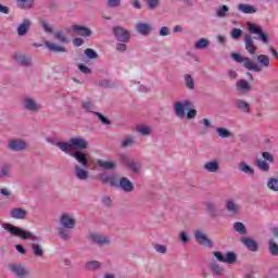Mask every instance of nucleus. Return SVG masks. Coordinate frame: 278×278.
Wrapping results in <instances>:
<instances>
[{"label":"nucleus","instance_id":"45","mask_svg":"<svg viewBox=\"0 0 278 278\" xmlns=\"http://www.w3.org/2000/svg\"><path fill=\"white\" fill-rule=\"evenodd\" d=\"M39 25L42 27V29H43V31H46V34H53V28L49 26V22H47V20L40 18Z\"/></svg>","mask_w":278,"mask_h":278},{"label":"nucleus","instance_id":"10","mask_svg":"<svg viewBox=\"0 0 278 278\" xmlns=\"http://www.w3.org/2000/svg\"><path fill=\"white\" fill-rule=\"evenodd\" d=\"M113 35L115 37V39L118 42H129L130 38H131V34L129 33V30L125 29L122 26H115L112 29Z\"/></svg>","mask_w":278,"mask_h":278},{"label":"nucleus","instance_id":"12","mask_svg":"<svg viewBox=\"0 0 278 278\" xmlns=\"http://www.w3.org/2000/svg\"><path fill=\"white\" fill-rule=\"evenodd\" d=\"M194 239L198 242V244H202V247H208L210 249L214 247V242L210 238H207L206 235L201 232V230H195Z\"/></svg>","mask_w":278,"mask_h":278},{"label":"nucleus","instance_id":"62","mask_svg":"<svg viewBox=\"0 0 278 278\" xmlns=\"http://www.w3.org/2000/svg\"><path fill=\"white\" fill-rule=\"evenodd\" d=\"M100 88H112V83L109 79H102L99 81Z\"/></svg>","mask_w":278,"mask_h":278},{"label":"nucleus","instance_id":"36","mask_svg":"<svg viewBox=\"0 0 278 278\" xmlns=\"http://www.w3.org/2000/svg\"><path fill=\"white\" fill-rule=\"evenodd\" d=\"M256 60L261 66H264V68H268L270 66V58L266 54L258 55Z\"/></svg>","mask_w":278,"mask_h":278},{"label":"nucleus","instance_id":"47","mask_svg":"<svg viewBox=\"0 0 278 278\" xmlns=\"http://www.w3.org/2000/svg\"><path fill=\"white\" fill-rule=\"evenodd\" d=\"M87 270H98L101 268V263L99 261H89L86 263Z\"/></svg>","mask_w":278,"mask_h":278},{"label":"nucleus","instance_id":"11","mask_svg":"<svg viewBox=\"0 0 278 278\" xmlns=\"http://www.w3.org/2000/svg\"><path fill=\"white\" fill-rule=\"evenodd\" d=\"M119 162H122V164H125L129 168V170H132V173H135V175H138V173H140V167L138 166V163H136V161L129 155L119 154Z\"/></svg>","mask_w":278,"mask_h":278},{"label":"nucleus","instance_id":"43","mask_svg":"<svg viewBox=\"0 0 278 278\" xmlns=\"http://www.w3.org/2000/svg\"><path fill=\"white\" fill-rule=\"evenodd\" d=\"M184 77H185L186 88H188V90H194V78H192V75L185 74Z\"/></svg>","mask_w":278,"mask_h":278},{"label":"nucleus","instance_id":"17","mask_svg":"<svg viewBox=\"0 0 278 278\" xmlns=\"http://www.w3.org/2000/svg\"><path fill=\"white\" fill-rule=\"evenodd\" d=\"M121 190H123L126 193L134 192L136 190V187L134 186V182L129 180L127 177L119 178V187Z\"/></svg>","mask_w":278,"mask_h":278},{"label":"nucleus","instance_id":"42","mask_svg":"<svg viewBox=\"0 0 278 278\" xmlns=\"http://www.w3.org/2000/svg\"><path fill=\"white\" fill-rule=\"evenodd\" d=\"M268 251H269L270 255H274L275 257H277V255H278V244L273 239H270L268 241Z\"/></svg>","mask_w":278,"mask_h":278},{"label":"nucleus","instance_id":"18","mask_svg":"<svg viewBox=\"0 0 278 278\" xmlns=\"http://www.w3.org/2000/svg\"><path fill=\"white\" fill-rule=\"evenodd\" d=\"M13 60H15V62H17L21 66H26V67L31 66V58L25 54L15 52L13 54Z\"/></svg>","mask_w":278,"mask_h":278},{"label":"nucleus","instance_id":"25","mask_svg":"<svg viewBox=\"0 0 278 278\" xmlns=\"http://www.w3.org/2000/svg\"><path fill=\"white\" fill-rule=\"evenodd\" d=\"M97 165L104 170H116V162L114 161L108 162L100 159L97 161Z\"/></svg>","mask_w":278,"mask_h":278},{"label":"nucleus","instance_id":"51","mask_svg":"<svg viewBox=\"0 0 278 278\" xmlns=\"http://www.w3.org/2000/svg\"><path fill=\"white\" fill-rule=\"evenodd\" d=\"M93 114L99 118V121L102 123V125H112V121H110V118H108L102 113L93 112Z\"/></svg>","mask_w":278,"mask_h":278},{"label":"nucleus","instance_id":"14","mask_svg":"<svg viewBox=\"0 0 278 278\" xmlns=\"http://www.w3.org/2000/svg\"><path fill=\"white\" fill-rule=\"evenodd\" d=\"M8 147H9V151L18 152V151H25V149H27V143L21 139H15V140L9 141Z\"/></svg>","mask_w":278,"mask_h":278},{"label":"nucleus","instance_id":"55","mask_svg":"<svg viewBox=\"0 0 278 278\" xmlns=\"http://www.w3.org/2000/svg\"><path fill=\"white\" fill-rule=\"evenodd\" d=\"M211 270L217 275V277H220V275H223V267H220V265L213 263L211 264Z\"/></svg>","mask_w":278,"mask_h":278},{"label":"nucleus","instance_id":"31","mask_svg":"<svg viewBox=\"0 0 278 278\" xmlns=\"http://www.w3.org/2000/svg\"><path fill=\"white\" fill-rule=\"evenodd\" d=\"M237 108L238 110H240L241 112H244L245 114H249L251 112V104H249V102L242 99L237 100Z\"/></svg>","mask_w":278,"mask_h":278},{"label":"nucleus","instance_id":"30","mask_svg":"<svg viewBox=\"0 0 278 278\" xmlns=\"http://www.w3.org/2000/svg\"><path fill=\"white\" fill-rule=\"evenodd\" d=\"M239 170L249 176L255 175V169L244 162L239 163Z\"/></svg>","mask_w":278,"mask_h":278},{"label":"nucleus","instance_id":"19","mask_svg":"<svg viewBox=\"0 0 278 278\" xmlns=\"http://www.w3.org/2000/svg\"><path fill=\"white\" fill-rule=\"evenodd\" d=\"M244 45L245 51H248L250 55H254L255 51H257V46H255V41L251 35H244Z\"/></svg>","mask_w":278,"mask_h":278},{"label":"nucleus","instance_id":"33","mask_svg":"<svg viewBox=\"0 0 278 278\" xmlns=\"http://www.w3.org/2000/svg\"><path fill=\"white\" fill-rule=\"evenodd\" d=\"M206 211L211 218L218 216V207L213 202H206Z\"/></svg>","mask_w":278,"mask_h":278},{"label":"nucleus","instance_id":"60","mask_svg":"<svg viewBox=\"0 0 278 278\" xmlns=\"http://www.w3.org/2000/svg\"><path fill=\"white\" fill-rule=\"evenodd\" d=\"M179 240H180V242H184L185 244H186L187 242H190V237H188V232L181 231V232L179 233Z\"/></svg>","mask_w":278,"mask_h":278},{"label":"nucleus","instance_id":"64","mask_svg":"<svg viewBox=\"0 0 278 278\" xmlns=\"http://www.w3.org/2000/svg\"><path fill=\"white\" fill-rule=\"evenodd\" d=\"M10 175V168L8 167H2L1 168V174H0V179H4Z\"/></svg>","mask_w":278,"mask_h":278},{"label":"nucleus","instance_id":"63","mask_svg":"<svg viewBox=\"0 0 278 278\" xmlns=\"http://www.w3.org/2000/svg\"><path fill=\"white\" fill-rule=\"evenodd\" d=\"M108 8H118L121 5V0H108Z\"/></svg>","mask_w":278,"mask_h":278},{"label":"nucleus","instance_id":"58","mask_svg":"<svg viewBox=\"0 0 278 278\" xmlns=\"http://www.w3.org/2000/svg\"><path fill=\"white\" fill-rule=\"evenodd\" d=\"M262 157L265 162H268L269 164H273V162H275V156H273L270 152H263Z\"/></svg>","mask_w":278,"mask_h":278},{"label":"nucleus","instance_id":"34","mask_svg":"<svg viewBox=\"0 0 278 278\" xmlns=\"http://www.w3.org/2000/svg\"><path fill=\"white\" fill-rule=\"evenodd\" d=\"M239 210H240V207L238 206V204H236V202H233L232 200L226 201V211L227 212H229L230 214H238Z\"/></svg>","mask_w":278,"mask_h":278},{"label":"nucleus","instance_id":"2","mask_svg":"<svg viewBox=\"0 0 278 278\" xmlns=\"http://www.w3.org/2000/svg\"><path fill=\"white\" fill-rule=\"evenodd\" d=\"M58 149H61L63 153L71 155L73 151L80 149V151H86L88 149V141L81 137H74L71 138L68 142L66 141H59L55 143Z\"/></svg>","mask_w":278,"mask_h":278},{"label":"nucleus","instance_id":"52","mask_svg":"<svg viewBox=\"0 0 278 278\" xmlns=\"http://www.w3.org/2000/svg\"><path fill=\"white\" fill-rule=\"evenodd\" d=\"M81 108L85 112H93V110H97V106H94L91 101H83Z\"/></svg>","mask_w":278,"mask_h":278},{"label":"nucleus","instance_id":"44","mask_svg":"<svg viewBox=\"0 0 278 278\" xmlns=\"http://www.w3.org/2000/svg\"><path fill=\"white\" fill-rule=\"evenodd\" d=\"M267 188H269L273 192H278V179L270 177L267 181Z\"/></svg>","mask_w":278,"mask_h":278},{"label":"nucleus","instance_id":"3","mask_svg":"<svg viewBox=\"0 0 278 278\" xmlns=\"http://www.w3.org/2000/svg\"><path fill=\"white\" fill-rule=\"evenodd\" d=\"M193 106L192 101L185 100L184 102L174 103V112L177 118H187V121H192L197 118V110L191 109Z\"/></svg>","mask_w":278,"mask_h":278},{"label":"nucleus","instance_id":"35","mask_svg":"<svg viewBox=\"0 0 278 278\" xmlns=\"http://www.w3.org/2000/svg\"><path fill=\"white\" fill-rule=\"evenodd\" d=\"M35 0H17V8L21 10H31Z\"/></svg>","mask_w":278,"mask_h":278},{"label":"nucleus","instance_id":"57","mask_svg":"<svg viewBox=\"0 0 278 278\" xmlns=\"http://www.w3.org/2000/svg\"><path fill=\"white\" fill-rule=\"evenodd\" d=\"M119 181H121V179H118V177H116L115 174H112L111 175V180H110L109 184L112 188H118L119 187Z\"/></svg>","mask_w":278,"mask_h":278},{"label":"nucleus","instance_id":"40","mask_svg":"<svg viewBox=\"0 0 278 278\" xmlns=\"http://www.w3.org/2000/svg\"><path fill=\"white\" fill-rule=\"evenodd\" d=\"M136 142V137L128 136L122 141V149H129V147H134V143Z\"/></svg>","mask_w":278,"mask_h":278},{"label":"nucleus","instance_id":"15","mask_svg":"<svg viewBox=\"0 0 278 278\" xmlns=\"http://www.w3.org/2000/svg\"><path fill=\"white\" fill-rule=\"evenodd\" d=\"M72 31L75 36H83L84 38H88L92 34L90 28L77 24L72 26Z\"/></svg>","mask_w":278,"mask_h":278},{"label":"nucleus","instance_id":"38","mask_svg":"<svg viewBox=\"0 0 278 278\" xmlns=\"http://www.w3.org/2000/svg\"><path fill=\"white\" fill-rule=\"evenodd\" d=\"M216 134L219 136V138H231V136H233L231 130L224 127L216 128Z\"/></svg>","mask_w":278,"mask_h":278},{"label":"nucleus","instance_id":"13","mask_svg":"<svg viewBox=\"0 0 278 278\" xmlns=\"http://www.w3.org/2000/svg\"><path fill=\"white\" fill-rule=\"evenodd\" d=\"M60 225H62L65 229H75L77 227V223L75 218L71 217L68 213H64L60 218Z\"/></svg>","mask_w":278,"mask_h":278},{"label":"nucleus","instance_id":"29","mask_svg":"<svg viewBox=\"0 0 278 278\" xmlns=\"http://www.w3.org/2000/svg\"><path fill=\"white\" fill-rule=\"evenodd\" d=\"M237 90L240 92H251V85H249V81L244 79H240L237 81Z\"/></svg>","mask_w":278,"mask_h":278},{"label":"nucleus","instance_id":"1","mask_svg":"<svg viewBox=\"0 0 278 278\" xmlns=\"http://www.w3.org/2000/svg\"><path fill=\"white\" fill-rule=\"evenodd\" d=\"M70 155L78 163L74 166L75 176L80 181H86L90 177V172L87 170V168H90V154L77 148Z\"/></svg>","mask_w":278,"mask_h":278},{"label":"nucleus","instance_id":"61","mask_svg":"<svg viewBox=\"0 0 278 278\" xmlns=\"http://www.w3.org/2000/svg\"><path fill=\"white\" fill-rule=\"evenodd\" d=\"M60 4H58V2L55 1H50L48 3V9L50 10V12H56V10H59Z\"/></svg>","mask_w":278,"mask_h":278},{"label":"nucleus","instance_id":"49","mask_svg":"<svg viewBox=\"0 0 278 278\" xmlns=\"http://www.w3.org/2000/svg\"><path fill=\"white\" fill-rule=\"evenodd\" d=\"M58 233L61 240H68L71 236L68 235V228L60 227L58 228Z\"/></svg>","mask_w":278,"mask_h":278},{"label":"nucleus","instance_id":"48","mask_svg":"<svg viewBox=\"0 0 278 278\" xmlns=\"http://www.w3.org/2000/svg\"><path fill=\"white\" fill-rule=\"evenodd\" d=\"M137 131L141 136H151V127L149 126H144V125L137 126Z\"/></svg>","mask_w":278,"mask_h":278},{"label":"nucleus","instance_id":"6","mask_svg":"<svg viewBox=\"0 0 278 278\" xmlns=\"http://www.w3.org/2000/svg\"><path fill=\"white\" fill-rule=\"evenodd\" d=\"M247 27L249 34H255L257 36L254 37V40H261L264 42V45H268V34L264 33L262 26L252 22H247Z\"/></svg>","mask_w":278,"mask_h":278},{"label":"nucleus","instance_id":"53","mask_svg":"<svg viewBox=\"0 0 278 278\" xmlns=\"http://www.w3.org/2000/svg\"><path fill=\"white\" fill-rule=\"evenodd\" d=\"M146 5L148 10H157L160 5V0H146Z\"/></svg>","mask_w":278,"mask_h":278},{"label":"nucleus","instance_id":"20","mask_svg":"<svg viewBox=\"0 0 278 278\" xmlns=\"http://www.w3.org/2000/svg\"><path fill=\"white\" fill-rule=\"evenodd\" d=\"M45 47L51 52V53H67L68 50H66L65 47L56 45L51 41H45Z\"/></svg>","mask_w":278,"mask_h":278},{"label":"nucleus","instance_id":"27","mask_svg":"<svg viewBox=\"0 0 278 278\" xmlns=\"http://www.w3.org/2000/svg\"><path fill=\"white\" fill-rule=\"evenodd\" d=\"M53 38L54 40H58L59 42H61V45H68V42H71V39L66 37V35L64 34V30L55 31L53 34Z\"/></svg>","mask_w":278,"mask_h":278},{"label":"nucleus","instance_id":"59","mask_svg":"<svg viewBox=\"0 0 278 278\" xmlns=\"http://www.w3.org/2000/svg\"><path fill=\"white\" fill-rule=\"evenodd\" d=\"M154 250L156 251V253H161L162 255H165L166 251H168V248L166 245L155 244Z\"/></svg>","mask_w":278,"mask_h":278},{"label":"nucleus","instance_id":"9","mask_svg":"<svg viewBox=\"0 0 278 278\" xmlns=\"http://www.w3.org/2000/svg\"><path fill=\"white\" fill-rule=\"evenodd\" d=\"M213 255L217 262H222L223 264H236V262H238V255L231 251L227 252L226 255H223L222 252L214 251Z\"/></svg>","mask_w":278,"mask_h":278},{"label":"nucleus","instance_id":"46","mask_svg":"<svg viewBox=\"0 0 278 278\" xmlns=\"http://www.w3.org/2000/svg\"><path fill=\"white\" fill-rule=\"evenodd\" d=\"M85 55L88 60H97L99 59V53H97V51H94V49L91 48H87L85 50Z\"/></svg>","mask_w":278,"mask_h":278},{"label":"nucleus","instance_id":"22","mask_svg":"<svg viewBox=\"0 0 278 278\" xmlns=\"http://www.w3.org/2000/svg\"><path fill=\"white\" fill-rule=\"evenodd\" d=\"M11 216L16 220H24L27 217V211L22 207H14L11 210Z\"/></svg>","mask_w":278,"mask_h":278},{"label":"nucleus","instance_id":"23","mask_svg":"<svg viewBox=\"0 0 278 278\" xmlns=\"http://www.w3.org/2000/svg\"><path fill=\"white\" fill-rule=\"evenodd\" d=\"M30 27H31V21L23 20V22L17 27V35L18 36H27Z\"/></svg>","mask_w":278,"mask_h":278},{"label":"nucleus","instance_id":"21","mask_svg":"<svg viewBox=\"0 0 278 278\" xmlns=\"http://www.w3.org/2000/svg\"><path fill=\"white\" fill-rule=\"evenodd\" d=\"M24 108L28 112H40V106L33 98H25L24 99Z\"/></svg>","mask_w":278,"mask_h":278},{"label":"nucleus","instance_id":"8","mask_svg":"<svg viewBox=\"0 0 278 278\" xmlns=\"http://www.w3.org/2000/svg\"><path fill=\"white\" fill-rule=\"evenodd\" d=\"M9 270L18 278H30L31 270L28 267H25L21 264H11L9 265Z\"/></svg>","mask_w":278,"mask_h":278},{"label":"nucleus","instance_id":"56","mask_svg":"<svg viewBox=\"0 0 278 278\" xmlns=\"http://www.w3.org/2000/svg\"><path fill=\"white\" fill-rule=\"evenodd\" d=\"M78 71H80V73H84L85 75H92V70L83 63L78 64Z\"/></svg>","mask_w":278,"mask_h":278},{"label":"nucleus","instance_id":"41","mask_svg":"<svg viewBox=\"0 0 278 278\" xmlns=\"http://www.w3.org/2000/svg\"><path fill=\"white\" fill-rule=\"evenodd\" d=\"M233 229L235 231L240 233V236H247V226H244V224H242L241 222L235 223Z\"/></svg>","mask_w":278,"mask_h":278},{"label":"nucleus","instance_id":"24","mask_svg":"<svg viewBox=\"0 0 278 278\" xmlns=\"http://www.w3.org/2000/svg\"><path fill=\"white\" fill-rule=\"evenodd\" d=\"M204 170H207V173H218V170H220V164L217 160L206 162L204 164Z\"/></svg>","mask_w":278,"mask_h":278},{"label":"nucleus","instance_id":"16","mask_svg":"<svg viewBox=\"0 0 278 278\" xmlns=\"http://www.w3.org/2000/svg\"><path fill=\"white\" fill-rule=\"evenodd\" d=\"M240 242H242V244H244V247H247V249L253 253H256V251L260 249L257 241H255L253 238L241 237Z\"/></svg>","mask_w":278,"mask_h":278},{"label":"nucleus","instance_id":"26","mask_svg":"<svg viewBox=\"0 0 278 278\" xmlns=\"http://www.w3.org/2000/svg\"><path fill=\"white\" fill-rule=\"evenodd\" d=\"M136 30L138 34H141V36H149V34H151V25L147 23H139L136 26Z\"/></svg>","mask_w":278,"mask_h":278},{"label":"nucleus","instance_id":"39","mask_svg":"<svg viewBox=\"0 0 278 278\" xmlns=\"http://www.w3.org/2000/svg\"><path fill=\"white\" fill-rule=\"evenodd\" d=\"M31 250L36 257H45V251L42 250V245L38 243H33Z\"/></svg>","mask_w":278,"mask_h":278},{"label":"nucleus","instance_id":"7","mask_svg":"<svg viewBox=\"0 0 278 278\" xmlns=\"http://www.w3.org/2000/svg\"><path fill=\"white\" fill-rule=\"evenodd\" d=\"M87 239L91 244H96L97 247H108L111 244L110 237H105L99 232H91L88 235Z\"/></svg>","mask_w":278,"mask_h":278},{"label":"nucleus","instance_id":"4","mask_svg":"<svg viewBox=\"0 0 278 278\" xmlns=\"http://www.w3.org/2000/svg\"><path fill=\"white\" fill-rule=\"evenodd\" d=\"M4 229L5 231H9L11 236H16L17 238H22V240H31L33 242H38V240H40V237H36L31 235V232L12 224H4Z\"/></svg>","mask_w":278,"mask_h":278},{"label":"nucleus","instance_id":"54","mask_svg":"<svg viewBox=\"0 0 278 278\" xmlns=\"http://www.w3.org/2000/svg\"><path fill=\"white\" fill-rule=\"evenodd\" d=\"M227 12H229V7L224 4L217 9V16L224 18V16H227Z\"/></svg>","mask_w":278,"mask_h":278},{"label":"nucleus","instance_id":"28","mask_svg":"<svg viewBox=\"0 0 278 278\" xmlns=\"http://www.w3.org/2000/svg\"><path fill=\"white\" fill-rule=\"evenodd\" d=\"M238 10H240V12H243V14H255V12H257V8L244 3L239 4Z\"/></svg>","mask_w":278,"mask_h":278},{"label":"nucleus","instance_id":"5","mask_svg":"<svg viewBox=\"0 0 278 278\" xmlns=\"http://www.w3.org/2000/svg\"><path fill=\"white\" fill-rule=\"evenodd\" d=\"M231 58L232 60H235V62H238L239 64L243 63L244 68H247L248 71H253L254 73H262V66H260L257 63H253L251 58H243L240 55V53L236 52L231 54Z\"/></svg>","mask_w":278,"mask_h":278},{"label":"nucleus","instance_id":"32","mask_svg":"<svg viewBox=\"0 0 278 278\" xmlns=\"http://www.w3.org/2000/svg\"><path fill=\"white\" fill-rule=\"evenodd\" d=\"M255 166H257V168L260 170H262L263 173H268L270 170V165L268 164V162H266L262 159L255 160Z\"/></svg>","mask_w":278,"mask_h":278},{"label":"nucleus","instance_id":"50","mask_svg":"<svg viewBox=\"0 0 278 278\" xmlns=\"http://www.w3.org/2000/svg\"><path fill=\"white\" fill-rule=\"evenodd\" d=\"M242 34L244 33L240 28H232L230 31V36L232 40H240V38H242Z\"/></svg>","mask_w":278,"mask_h":278},{"label":"nucleus","instance_id":"37","mask_svg":"<svg viewBox=\"0 0 278 278\" xmlns=\"http://www.w3.org/2000/svg\"><path fill=\"white\" fill-rule=\"evenodd\" d=\"M210 47V41L206 38H201L194 43V49L203 51V49H207Z\"/></svg>","mask_w":278,"mask_h":278}]
</instances>
